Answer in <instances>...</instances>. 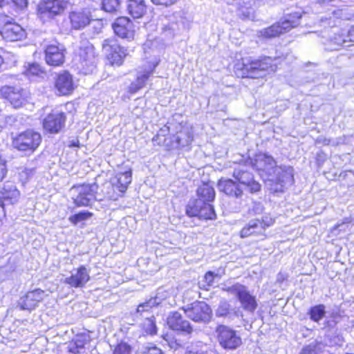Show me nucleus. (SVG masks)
<instances>
[{"instance_id": "1", "label": "nucleus", "mask_w": 354, "mask_h": 354, "mask_svg": "<svg viewBox=\"0 0 354 354\" xmlns=\"http://www.w3.org/2000/svg\"><path fill=\"white\" fill-rule=\"evenodd\" d=\"M196 198L190 199L186 206V214L200 219L215 220L216 214L212 205L216 196L212 185L203 183L196 189Z\"/></svg>"}, {"instance_id": "2", "label": "nucleus", "mask_w": 354, "mask_h": 354, "mask_svg": "<svg viewBox=\"0 0 354 354\" xmlns=\"http://www.w3.org/2000/svg\"><path fill=\"white\" fill-rule=\"evenodd\" d=\"M249 162L263 179L270 180V177L277 174L273 184L281 186L279 192H283L284 184L287 182L294 183L293 174L287 169L278 167L276 160L271 156L257 153L252 158H250Z\"/></svg>"}, {"instance_id": "3", "label": "nucleus", "mask_w": 354, "mask_h": 354, "mask_svg": "<svg viewBox=\"0 0 354 354\" xmlns=\"http://www.w3.org/2000/svg\"><path fill=\"white\" fill-rule=\"evenodd\" d=\"M284 55L270 57L263 55L251 59L245 64V77L261 78L267 75L274 73L285 62Z\"/></svg>"}, {"instance_id": "4", "label": "nucleus", "mask_w": 354, "mask_h": 354, "mask_svg": "<svg viewBox=\"0 0 354 354\" xmlns=\"http://www.w3.org/2000/svg\"><path fill=\"white\" fill-rule=\"evenodd\" d=\"M232 176L233 179L221 178L218 181L217 187L227 196L239 198L243 193V170L234 169Z\"/></svg>"}, {"instance_id": "5", "label": "nucleus", "mask_w": 354, "mask_h": 354, "mask_svg": "<svg viewBox=\"0 0 354 354\" xmlns=\"http://www.w3.org/2000/svg\"><path fill=\"white\" fill-rule=\"evenodd\" d=\"M41 142L40 133L33 130L20 133L12 139V146L18 151L32 153Z\"/></svg>"}, {"instance_id": "6", "label": "nucleus", "mask_w": 354, "mask_h": 354, "mask_svg": "<svg viewBox=\"0 0 354 354\" xmlns=\"http://www.w3.org/2000/svg\"><path fill=\"white\" fill-rule=\"evenodd\" d=\"M97 188L98 186L95 183L73 186L70 192L74 203L79 207L91 205L95 200Z\"/></svg>"}, {"instance_id": "7", "label": "nucleus", "mask_w": 354, "mask_h": 354, "mask_svg": "<svg viewBox=\"0 0 354 354\" xmlns=\"http://www.w3.org/2000/svg\"><path fill=\"white\" fill-rule=\"evenodd\" d=\"M46 63L52 66H62L65 61L66 48L57 41H44L41 44Z\"/></svg>"}, {"instance_id": "8", "label": "nucleus", "mask_w": 354, "mask_h": 354, "mask_svg": "<svg viewBox=\"0 0 354 354\" xmlns=\"http://www.w3.org/2000/svg\"><path fill=\"white\" fill-rule=\"evenodd\" d=\"M75 60L84 74L93 73L96 66L93 47L87 42L80 46L75 54Z\"/></svg>"}, {"instance_id": "9", "label": "nucleus", "mask_w": 354, "mask_h": 354, "mask_svg": "<svg viewBox=\"0 0 354 354\" xmlns=\"http://www.w3.org/2000/svg\"><path fill=\"white\" fill-rule=\"evenodd\" d=\"M181 309L188 318L195 322H207L211 317L212 310L205 301H196Z\"/></svg>"}, {"instance_id": "10", "label": "nucleus", "mask_w": 354, "mask_h": 354, "mask_svg": "<svg viewBox=\"0 0 354 354\" xmlns=\"http://www.w3.org/2000/svg\"><path fill=\"white\" fill-rule=\"evenodd\" d=\"M68 4V0H41L38 5V15L44 20L52 19L61 15Z\"/></svg>"}, {"instance_id": "11", "label": "nucleus", "mask_w": 354, "mask_h": 354, "mask_svg": "<svg viewBox=\"0 0 354 354\" xmlns=\"http://www.w3.org/2000/svg\"><path fill=\"white\" fill-rule=\"evenodd\" d=\"M275 223V219L270 214H265L261 217L250 221L245 227V236H266V230L272 226Z\"/></svg>"}, {"instance_id": "12", "label": "nucleus", "mask_w": 354, "mask_h": 354, "mask_svg": "<svg viewBox=\"0 0 354 354\" xmlns=\"http://www.w3.org/2000/svg\"><path fill=\"white\" fill-rule=\"evenodd\" d=\"M103 50L112 65L120 66L127 55V50L121 47L114 38L106 39L102 44Z\"/></svg>"}, {"instance_id": "13", "label": "nucleus", "mask_w": 354, "mask_h": 354, "mask_svg": "<svg viewBox=\"0 0 354 354\" xmlns=\"http://www.w3.org/2000/svg\"><path fill=\"white\" fill-rule=\"evenodd\" d=\"M0 94L15 109L21 108L26 102V91L19 86L5 85L1 88Z\"/></svg>"}, {"instance_id": "14", "label": "nucleus", "mask_w": 354, "mask_h": 354, "mask_svg": "<svg viewBox=\"0 0 354 354\" xmlns=\"http://www.w3.org/2000/svg\"><path fill=\"white\" fill-rule=\"evenodd\" d=\"M66 115L64 112L53 110L43 120L44 129L49 133L55 134L59 133L65 127Z\"/></svg>"}, {"instance_id": "15", "label": "nucleus", "mask_w": 354, "mask_h": 354, "mask_svg": "<svg viewBox=\"0 0 354 354\" xmlns=\"http://www.w3.org/2000/svg\"><path fill=\"white\" fill-rule=\"evenodd\" d=\"M217 338L221 346L225 349H234L241 344V339L232 329L224 325L217 327Z\"/></svg>"}, {"instance_id": "16", "label": "nucleus", "mask_w": 354, "mask_h": 354, "mask_svg": "<svg viewBox=\"0 0 354 354\" xmlns=\"http://www.w3.org/2000/svg\"><path fill=\"white\" fill-rule=\"evenodd\" d=\"M91 279L90 270L84 266H80L78 268L71 272L70 277H66L63 282L71 288H83Z\"/></svg>"}, {"instance_id": "17", "label": "nucleus", "mask_w": 354, "mask_h": 354, "mask_svg": "<svg viewBox=\"0 0 354 354\" xmlns=\"http://www.w3.org/2000/svg\"><path fill=\"white\" fill-rule=\"evenodd\" d=\"M114 32L122 39L131 40L134 37V25L127 17H120L115 19L112 24Z\"/></svg>"}, {"instance_id": "18", "label": "nucleus", "mask_w": 354, "mask_h": 354, "mask_svg": "<svg viewBox=\"0 0 354 354\" xmlns=\"http://www.w3.org/2000/svg\"><path fill=\"white\" fill-rule=\"evenodd\" d=\"M44 295V291L41 289L29 291L19 299L17 306L20 310L31 311L43 300Z\"/></svg>"}, {"instance_id": "19", "label": "nucleus", "mask_w": 354, "mask_h": 354, "mask_svg": "<svg viewBox=\"0 0 354 354\" xmlns=\"http://www.w3.org/2000/svg\"><path fill=\"white\" fill-rule=\"evenodd\" d=\"M55 88L59 95L71 94L75 88L73 76L68 71L57 74L55 80Z\"/></svg>"}, {"instance_id": "20", "label": "nucleus", "mask_w": 354, "mask_h": 354, "mask_svg": "<svg viewBox=\"0 0 354 354\" xmlns=\"http://www.w3.org/2000/svg\"><path fill=\"white\" fill-rule=\"evenodd\" d=\"M167 324L173 330L184 334H191L193 328L189 321L183 319L182 315L177 312H171L167 317Z\"/></svg>"}, {"instance_id": "21", "label": "nucleus", "mask_w": 354, "mask_h": 354, "mask_svg": "<svg viewBox=\"0 0 354 354\" xmlns=\"http://www.w3.org/2000/svg\"><path fill=\"white\" fill-rule=\"evenodd\" d=\"M0 34L5 40L8 41H19L26 37L24 29L18 24L12 21L4 24Z\"/></svg>"}, {"instance_id": "22", "label": "nucleus", "mask_w": 354, "mask_h": 354, "mask_svg": "<svg viewBox=\"0 0 354 354\" xmlns=\"http://www.w3.org/2000/svg\"><path fill=\"white\" fill-rule=\"evenodd\" d=\"M20 193L12 182H6L0 189V203L6 206L11 205L18 201Z\"/></svg>"}, {"instance_id": "23", "label": "nucleus", "mask_w": 354, "mask_h": 354, "mask_svg": "<svg viewBox=\"0 0 354 354\" xmlns=\"http://www.w3.org/2000/svg\"><path fill=\"white\" fill-rule=\"evenodd\" d=\"M91 17L90 12L86 9L72 11L69 14L71 27L75 30H81L89 25Z\"/></svg>"}, {"instance_id": "24", "label": "nucleus", "mask_w": 354, "mask_h": 354, "mask_svg": "<svg viewBox=\"0 0 354 354\" xmlns=\"http://www.w3.org/2000/svg\"><path fill=\"white\" fill-rule=\"evenodd\" d=\"M241 306H232L225 299L220 301L218 308L215 311V315L217 317H226L230 319H234V318L242 317V312L240 309Z\"/></svg>"}, {"instance_id": "25", "label": "nucleus", "mask_w": 354, "mask_h": 354, "mask_svg": "<svg viewBox=\"0 0 354 354\" xmlns=\"http://www.w3.org/2000/svg\"><path fill=\"white\" fill-rule=\"evenodd\" d=\"M132 180V171L129 169L124 172L118 173L111 180L113 189L118 190L120 195H122L127 189Z\"/></svg>"}, {"instance_id": "26", "label": "nucleus", "mask_w": 354, "mask_h": 354, "mask_svg": "<svg viewBox=\"0 0 354 354\" xmlns=\"http://www.w3.org/2000/svg\"><path fill=\"white\" fill-rule=\"evenodd\" d=\"M126 10L133 19H140L147 11L145 0H127Z\"/></svg>"}, {"instance_id": "27", "label": "nucleus", "mask_w": 354, "mask_h": 354, "mask_svg": "<svg viewBox=\"0 0 354 354\" xmlns=\"http://www.w3.org/2000/svg\"><path fill=\"white\" fill-rule=\"evenodd\" d=\"M301 17L302 14L300 11L291 10L285 14L279 22L282 26L283 31L286 33L300 24Z\"/></svg>"}, {"instance_id": "28", "label": "nucleus", "mask_w": 354, "mask_h": 354, "mask_svg": "<svg viewBox=\"0 0 354 354\" xmlns=\"http://www.w3.org/2000/svg\"><path fill=\"white\" fill-rule=\"evenodd\" d=\"M183 28L184 24L183 22V19L180 18V20H177V18L175 16H173L167 22L162 24V26L161 28L162 34L165 37L170 39Z\"/></svg>"}, {"instance_id": "29", "label": "nucleus", "mask_w": 354, "mask_h": 354, "mask_svg": "<svg viewBox=\"0 0 354 354\" xmlns=\"http://www.w3.org/2000/svg\"><path fill=\"white\" fill-rule=\"evenodd\" d=\"M156 66V65H153V66L149 70H145L144 71L138 73L136 80L131 82L128 88V91L130 93L133 94L143 88L145 86V84L149 76L153 73Z\"/></svg>"}, {"instance_id": "30", "label": "nucleus", "mask_w": 354, "mask_h": 354, "mask_svg": "<svg viewBox=\"0 0 354 354\" xmlns=\"http://www.w3.org/2000/svg\"><path fill=\"white\" fill-rule=\"evenodd\" d=\"M177 147H189L193 141V133L188 129H183L174 136Z\"/></svg>"}, {"instance_id": "31", "label": "nucleus", "mask_w": 354, "mask_h": 354, "mask_svg": "<svg viewBox=\"0 0 354 354\" xmlns=\"http://www.w3.org/2000/svg\"><path fill=\"white\" fill-rule=\"evenodd\" d=\"M347 41L344 32H339L334 34L328 41L330 50H339L346 46Z\"/></svg>"}, {"instance_id": "32", "label": "nucleus", "mask_w": 354, "mask_h": 354, "mask_svg": "<svg viewBox=\"0 0 354 354\" xmlns=\"http://www.w3.org/2000/svg\"><path fill=\"white\" fill-rule=\"evenodd\" d=\"M221 290L234 296L239 301L241 306H243V286L240 283H235L231 286L222 284Z\"/></svg>"}, {"instance_id": "33", "label": "nucleus", "mask_w": 354, "mask_h": 354, "mask_svg": "<svg viewBox=\"0 0 354 354\" xmlns=\"http://www.w3.org/2000/svg\"><path fill=\"white\" fill-rule=\"evenodd\" d=\"M286 33L282 28V26L279 21H277L271 26L265 28L261 31V36L266 39H271L279 37L281 35Z\"/></svg>"}, {"instance_id": "34", "label": "nucleus", "mask_w": 354, "mask_h": 354, "mask_svg": "<svg viewBox=\"0 0 354 354\" xmlns=\"http://www.w3.org/2000/svg\"><path fill=\"white\" fill-rule=\"evenodd\" d=\"M308 314L312 321L318 323L326 315L325 306L324 304L313 306L309 308Z\"/></svg>"}, {"instance_id": "35", "label": "nucleus", "mask_w": 354, "mask_h": 354, "mask_svg": "<svg viewBox=\"0 0 354 354\" xmlns=\"http://www.w3.org/2000/svg\"><path fill=\"white\" fill-rule=\"evenodd\" d=\"M156 299L151 298L150 299L140 304L137 308L134 315L136 317H144V314H149L153 307L157 306Z\"/></svg>"}, {"instance_id": "36", "label": "nucleus", "mask_w": 354, "mask_h": 354, "mask_svg": "<svg viewBox=\"0 0 354 354\" xmlns=\"http://www.w3.org/2000/svg\"><path fill=\"white\" fill-rule=\"evenodd\" d=\"M24 73L30 79L44 74L45 71L39 64L33 62L28 63L27 66H25V71Z\"/></svg>"}, {"instance_id": "37", "label": "nucleus", "mask_w": 354, "mask_h": 354, "mask_svg": "<svg viewBox=\"0 0 354 354\" xmlns=\"http://www.w3.org/2000/svg\"><path fill=\"white\" fill-rule=\"evenodd\" d=\"M143 329L147 334L151 335H153L157 333V326L154 316L152 315L150 317H146L145 321L143 323Z\"/></svg>"}, {"instance_id": "38", "label": "nucleus", "mask_w": 354, "mask_h": 354, "mask_svg": "<svg viewBox=\"0 0 354 354\" xmlns=\"http://www.w3.org/2000/svg\"><path fill=\"white\" fill-rule=\"evenodd\" d=\"M92 214H93L88 211L83 210L77 214L70 216L68 220L72 224L76 225L78 223L86 221L91 217Z\"/></svg>"}, {"instance_id": "39", "label": "nucleus", "mask_w": 354, "mask_h": 354, "mask_svg": "<svg viewBox=\"0 0 354 354\" xmlns=\"http://www.w3.org/2000/svg\"><path fill=\"white\" fill-rule=\"evenodd\" d=\"M120 6V0H102V8L107 12H114Z\"/></svg>"}, {"instance_id": "40", "label": "nucleus", "mask_w": 354, "mask_h": 354, "mask_svg": "<svg viewBox=\"0 0 354 354\" xmlns=\"http://www.w3.org/2000/svg\"><path fill=\"white\" fill-rule=\"evenodd\" d=\"M72 341L77 344L79 348L84 352V346L91 342V337L87 333H82L76 335Z\"/></svg>"}, {"instance_id": "41", "label": "nucleus", "mask_w": 354, "mask_h": 354, "mask_svg": "<svg viewBox=\"0 0 354 354\" xmlns=\"http://www.w3.org/2000/svg\"><path fill=\"white\" fill-rule=\"evenodd\" d=\"M221 277V276L218 273H216L213 271H208L204 276V280L206 283V286L210 287L214 286L215 280L217 279L218 281ZM203 288L207 290V288L205 287V285L203 286Z\"/></svg>"}, {"instance_id": "42", "label": "nucleus", "mask_w": 354, "mask_h": 354, "mask_svg": "<svg viewBox=\"0 0 354 354\" xmlns=\"http://www.w3.org/2000/svg\"><path fill=\"white\" fill-rule=\"evenodd\" d=\"M132 347L125 342H119L115 347L113 354H131Z\"/></svg>"}, {"instance_id": "43", "label": "nucleus", "mask_w": 354, "mask_h": 354, "mask_svg": "<svg viewBox=\"0 0 354 354\" xmlns=\"http://www.w3.org/2000/svg\"><path fill=\"white\" fill-rule=\"evenodd\" d=\"M257 308V302L254 296L245 292V310L254 312Z\"/></svg>"}, {"instance_id": "44", "label": "nucleus", "mask_w": 354, "mask_h": 354, "mask_svg": "<svg viewBox=\"0 0 354 354\" xmlns=\"http://www.w3.org/2000/svg\"><path fill=\"white\" fill-rule=\"evenodd\" d=\"M245 187L252 194L259 192L261 189V184L253 178L245 182Z\"/></svg>"}, {"instance_id": "45", "label": "nucleus", "mask_w": 354, "mask_h": 354, "mask_svg": "<svg viewBox=\"0 0 354 354\" xmlns=\"http://www.w3.org/2000/svg\"><path fill=\"white\" fill-rule=\"evenodd\" d=\"M35 173V168H25L19 173V178L22 182H26L33 176Z\"/></svg>"}, {"instance_id": "46", "label": "nucleus", "mask_w": 354, "mask_h": 354, "mask_svg": "<svg viewBox=\"0 0 354 354\" xmlns=\"http://www.w3.org/2000/svg\"><path fill=\"white\" fill-rule=\"evenodd\" d=\"M189 354H214V353L207 346H202L200 348H193L189 352Z\"/></svg>"}, {"instance_id": "47", "label": "nucleus", "mask_w": 354, "mask_h": 354, "mask_svg": "<svg viewBox=\"0 0 354 354\" xmlns=\"http://www.w3.org/2000/svg\"><path fill=\"white\" fill-rule=\"evenodd\" d=\"M151 2L156 6H163L169 7L175 4L178 0H151Z\"/></svg>"}, {"instance_id": "48", "label": "nucleus", "mask_w": 354, "mask_h": 354, "mask_svg": "<svg viewBox=\"0 0 354 354\" xmlns=\"http://www.w3.org/2000/svg\"><path fill=\"white\" fill-rule=\"evenodd\" d=\"M344 34L347 43L350 44L348 46L354 45V26H351Z\"/></svg>"}, {"instance_id": "49", "label": "nucleus", "mask_w": 354, "mask_h": 354, "mask_svg": "<svg viewBox=\"0 0 354 354\" xmlns=\"http://www.w3.org/2000/svg\"><path fill=\"white\" fill-rule=\"evenodd\" d=\"M68 352L73 354H81L84 352L77 347V344L71 341L68 346Z\"/></svg>"}, {"instance_id": "50", "label": "nucleus", "mask_w": 354, "mask_h": 354, "mask_svg": "<svg viewBox=\"0 0 354 354\" xmlns=\"http://www.w3.org/2000/svg\"><path fill=\"white\" fill-rule=\"evenodd\" d=\"M142 354H162V351L156 346L146 348Z\"/></svg>"}, {"instance_id": "51", "label": "nucleus", "mask_w": 354, "mask_h": 354, "mask_svg": "<svg viewBox=\"0 0 354 354\" xmlns=\"http://www.w3.org/2000/svg\"><path fill=\"white\" fill-rule=\"evenodd\" d=\"M300 354H316L315 346H314V345L305 346L301 349Z\"/></svg>"}, {"instance_id": "52", "label": "nucleus", "mask_w": 354, "mask_h": 354, "mask_svg": "<svg viewBox=\"0 0 354 354\" xmlns=\"http://www.w3.org/2000/svg\"><path fill=\"white\" fill-rule=\"evenodd\" d=\"M12 1L19 8H26L28 4V0H12Z\"/></svg>"}, {"instance_id": "53", "label": "nucleus", "mask_w": 354, "mask_h": 354, "mask_svg": "<svg viewBox=\"0 0 354 354\" xmlns=\"http://www.w3.org/2000/svg\"><path fill=\"white\" fill-rule=\"evenodd\" d=\"M235 68L237 76L243 78V64H236Z\"/></svg>"}, {"instance_id": "54", "label": "nucleus", "mask_w": 354, "mask_h": 354, "mask_svg": "<svg viewBox=\"0 0 354 354\" xmlns=\"http://www.w3.org/2000/svg\"><path fill=\"white\" fill-rule=\"evenodd\" d=\"M68 146L69 147H78L80 146L79 140L77 138H75L69 140Z\"/></svg>"}, {"instance_id": "55", "label": "nucleus", "mask_w": 354, "mask_h": 354, "mask_svg": "<svg viewBox=\"0 0 354 354\" xmlns=\"http://www.w3.org/2000/svg\"><path fill=\"white\" fill-rule=\"evenodd\" d=\"M330 317L333 319V321L335 322V324H337L338 322V319L342 317V315L339 313L334 312L330 314Z\"/></svg>"}, {"instance_id": "56", "label": "nucleus", "mask_w": 354, "mask_h": 354, "mask_svg": "<svg viewBox=\"0 0 354 354\" xmlns=\"http://www.w3.org/2000/svg\"><path fill=\"white\" fill-rule=\"evenodd\" d=\"M168 131H169L168 128H167V129H161L160 130L159 133L155 137H153V141L156 140L160 136H165V134L167 133H168Z\"/></svg>"}, {"instance_id": "57", "label": "nucleus", "mask_w": 354, "mask_h": 354, "mask_svg": "<svg viewBox=\"0 0 354 354\" xmlns=\"http://www.w3.org/2000/svg\"><path fill=\"white\" fill-rule=\"evenodd\" d=\"M350 222H351L350 219L348 218H346L341 223H337V224L335 225L333 228L337 229V228L339 227L342 225L345 224V223H349Z\"/></svg>"}, {"instance_id": "58", "label": "nucleus", "mask_w": 354, "mask_h": 354, "mask_svg": "<svg viewBox=\"0 0 354 354\" xmlns=\"http://www.w3.org/2000/svg\"><path fill=\"white\" fill-rule=\"evenodd\" d=\"M6 205L3 203H0V215L5 213Z\"/></svg>"}, {"instance_id": "59", "label": "nucleus", "mask_w": 354, "mask_h": 354, "mask_svg": "<svg viewBox=\"0 0 354 354\" xmlns=\"http://www.w3.org/2000/svg\"><path fill=\"white\" fill-rule=\"evenodd\" d=\"M8 3L6 0H0V7L3 8Z\"/></svg>"}, {"instance_id": "60", "label": "nucleus", "mask_w": 354, "mask_h": 354, "mask_svg": "<svg viewBox=\"0 0 354 354\" xmlns=\"http://www.w3.org/2000/svg\"><path fill=\"white\" fill-rule=\"evenodd\" d=\"M243 235H244V233H243V229H242L241 231H240V236L241 238H243Z\"/></svg>"}, {"instance_id": "61", "label": "nucleus", "mask_w": 354, "mask_h": 354, "mask_svg": "<svg viewBox=\"0 0 354 354\" xmlns=\"http://www.w3.org/2000/svg\"><path fill=\"white\" fill-rule=\"evenodd\" d=\"M3 63V57L0 55V66L2 65V64Z\"/></svg>"}, {"instance_id": "62", "label": "nucleus", "mask_w": 354, "mask_h": 354, "mask_svg": "<svg viewBox=\"0 0 354 354\" xmlns=\"http://www.w3.org/2000/svg\"><path fill=\"white\" fill-rule=\"evenodd\" d=\"M8 119L11 120V119H12V117H11V116H9V117L8 118Z\"/></svg>"}, {"instance_id": "63", "label": "nucleus", "mask_w": 354, "mask_h": 354, "mask_svg": "<svg viewBox=\"0 0 354 354\" xmlns=\"http://www.w3.org/2000/svg\"><path fill=\"white\" fill-rule=\"evenodd\" d=\"M345 354H354V353H345Z\"/></svg>"}]
</instances>
